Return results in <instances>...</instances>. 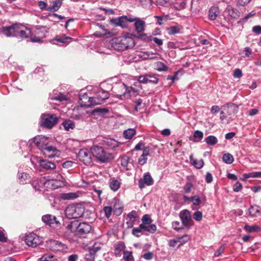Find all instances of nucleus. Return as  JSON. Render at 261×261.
Returning a JSON list of instances; mask_svg holds the SVG:
<instances>
[{
  "instance_id": "f257e3e1",
  "label": "nucleus",
  "mask_w": 261,
  "mask_h": 261,
  "mask_svg": "<svg viewBox=\"0 0 261 261\" xmlns=\"http://www.w3.org/2000/svg\"><path fill=\"white\" fill-rule=\"evenodd\" d=\"M111 44L114 49L122 51L133 47L135 42L132 37L122 36L113 38Z\"/></svg>"
},
{
  "instance_id": "f03ea898",
  "label": "nucleus",
  "mask_w": 261,
  "mask_h": 261,
  "mask_svg": "<svg viewBox=\"0 0 261 261\" xmlns=\"http://www.w3.org/2000/svg\"><path fill=\"white\" fill-rule=\"evenodd\" d=\"M67 228L73 231L75 235L81 238H85L86 235L91 230V226L86 222L78 223L76 221L71 222L68 225Z\"/></svg>"
},
{
  "instance_id": "7ed1b4c3",
  "label": "nucleus",
  "mask_w": 261,
  "mask_h": 261,
  "mask_svg": "<svg viewBox=\"0 0 261 261\" xmlns=\"http://www.w3.org/2000/svg\"><path fill=\"white\" fill-rule=\"evenodd\" d=\"M91 152L97 160L102 163L108 162L114 159L113 154L107 151L101 146L97 145L92 146Z\"/></svg>"
},
{
  "instance_id": "20e7f679",
  "label": "nucleus",
  "mask_w": 261,
  "mask_h": 261,
  "mask_svg": "<svg viewBox=\"0 0 261 261\" xmlns=\"http://www.w3.org/2000/svg\"><path fill=\"white\" fill-rule=\"evenodd\" d=\"M85 211L84 207L80 204L70 205L65 211L66 217L69 219H76L81 217Z\"/></svg>"
},
{
  "instance_id": "39448f33",
  "label": "nucleus",
  "mask_w": 261,
  "mask_h": 261,
  "mask_svg": "<svg viewBox=\"0 0 261 261\" xmlns=\"http://www.w3.org/2000/svg\"><path fill=\"white\" fill-rule=\"evenodd\" d=\"M58 121V117L54 114H43L41 117V125L45 128L50 129L53 128Z\"/></svg>"
},
{
  "instance_id": "423d86ee",
  "label": "nucleus",
  "mask_w": 261,
  "mask_h": 261,
  "mask_svg": "<svg viewBox=\"0 0 261 261\" xmlns=\"http://www.w3.org/2000/svg\"><path fill=\"white\" fill-rule=\"evenodd\" d=\"M24 241L28 246L34 248L40 245L43 241L42 238L33 232L26 234Z\"/></svg>"
},
{
  "instance_id": "0eeeda50",
  "label": "nucleus",
  "mask_w": 261,
  "mask_h": 261,
  "mask_svg": "<svg viewBox=\"0 0 261 261\" xmlns=\"http://www.w3.org/2000/svg\"><path fill=\"white\" fill-rule=\"evenodd\" d=\"M47 245L49 249L54 251H61L66 252L67 251V245L57 240H50L47 242Z\"/></svg>"
},
{
  "instance_id": "6e6552de",
  "label": "nucleus",
  "mask_w": 261,
  "mask_h": 261,
  "mask_svg": "<svg viewBox=\"0 0 261 261\" xmlns=\"http://www.w3.org/2000/svg\"><path fill=\"white\" fill-rule=\"evenodd\" d=\"M33 142H34V144L42 151L43 150L44 148H45V147L49 146L48 145V138L45 137L44 136H38L35 137L33 141L30 140V145H32Z\"/></svg>"
},
{
  "instance_id": "1a4fd4ad",
  "label": "nucleus",
  "mask_w": 261,
  "mask_h": 261,
  "mask_svg": "<svg viewBox=\"0 0 261 261\" xmlns=\"http://www.w3.org/2000/svg\"><path fill=\"white\" fill-rule=\"evenodd\" d=\"M179 216L182 222V225L187 228H190L193 224L190 212L188 210L181 211Z\"/></svg>"
},
{
  "instance_id": "9d476101",
  "label": "nucleus",
  "mask_w": 261,
  "mask_h": 261,
  "mask_svg": "<svg viewBox=\"0 0 261 261\" xmlns=\"http://www.w3.org/2000/svg\"><path fill=\"white\" fill-rule=\"evenodd\" d=\"M91 152L87 149L83 148L81 149L77 154V157L85 165H89L92 163Z\"/></svg>"
},
{
  "instance_id": "9b49d317",
  "label": "nucleus",
  "mask_w": 261,
  "mask_h": 261,
  "mask_svg": "<svg viewBox=\"0 0 261 261\" xmlns=\"http://www.w3.org/2000/svg\"><path fill=\"white\" fill-rule=\"evenodd\" d=\"M16 29V30L15 37H19L23 39L27 38L31 35V30L22 24H17Z\"/></svg>"
},
{
  "instance_id": "f8f14e48",
  "label": "nucleus",
  "mask_w": 261,
  "mask_h": 261,
  "mask_svg": "<svg viewBox=\"0 0 261 261\" xmlns=\"http://www.w3.org/2000/svg\"><path fill=\"white\" fill-rule=\"evenodd\" d=\"M39 161L40 166L46 170H53L56 168V165L55 163L45 160L39 159L38 157L32 156L31 161L34 163V161Z\"/></svg>"
},
{
  "instance_id": "ddd939ff",
  "label": "nucleus",
  "mask_w": 261,
  "mask_h": 261,
  "mask_svg": "<svg viewBox=\"0 0 261 261\" xmlns=\"http://www.w3.org/2000/svg\"><path fill=\"white\" fill-rule=\"evenodd\" d=\"M120 88L121 89L125 90V92L123 93V94L119 95V98L121 99H123L126 97L127 98L128 97V96L127 95V94L126 93V91H127V92L129 94V96H135L138 95L139 93V91L138 90L135 89L134 88L130 87L129 88H126V86L124 84H122L120 86Z\"/></svg>"
},
{
  "instance_id": "4468645a",
  "label": "nucleus",
  "mask_w": 261,
  "mask_h": 261,
  "mask_svg": "<svg viewBox=\"0 0 261 261\" xmlns=\"http://www.w3.org/2000/svg\"><path fill=\"white\" fill-rule=\"evenodd\" d=\"M234 109V105L226 104L222 107V110L220 112V119L224 121L226 118L231 114Z\"/></svg>"
},
{
  "instance_id": "2eb2a0df",
  "label": "nucleus",
  "mask_w": 261,
  "mask_h": 261,
  "mask_svg": "<svg viewBox=\"0 0 261 261\" xmlns=\"http://www.w3.org/2000/svg\"><path fill=\"white\" fill-rule=\"evenodd\" d=\"M42 152L45 156L48 158H54V156H58L60 154V151L55 147L52 146L45 147Z\"/></svg>"
},
{
  "instance_id": "dca6fc26",
  "label": "nucleus",
  "mask_w": 261,
  "mask_h": 261,
  "mask_svg": "<svg viewBox=\"0 0 261 261\" xmlns=\"http://www.w3.org/2000/svg\"><path fill=\"white\" fill-rule=\"evenodd\" d=\"M153 180L150 174L149 173L144 174L143 178H141L139 180V186L141 189L143 188L145 185L151 186L153 184Z\"/></svg>"
},
{
  "instance_id": "f3484780",
  "label": "nucleus",
  "mask_w": 261,
  "mask_h": 261,
  "mask_svg": "<svg viewBox=\"0 0 261 261\" xmlns=\"http://www.w3.org/2000/svg\"><path fill=\"white\" fill-rule=\"evenodd\" d=\"M110 22L112 24L116 26L121 27L122 28H126L128 27L125 16H122L116 18L112 19Z\"/></svg>"
},
{
  "instance_id": "a211bd4d",
  "label": "nucleus",
  "mask_w": 261,
  "mask_h": 261,
  "mask_svg": "<svg viewBox=\"0 0 261 261\" xmlns=\"http://www.w3.org/2000/svg\"><path fill=\"white\" fill-rule=\"evenodd\" d=\"M17 24V23H16L9 27H4L3 30H2V32L7 37H15Z\"/></svg>"
},
{
  "instance_id": "6ab92c4d",
  "label": "nucleus",
  "mask_w": 261,
  "mask_h": 261,
  "mask_svg": "<svg viewBox=\"0 0 261 261\" xmlns=\"http://www.w3.org/2000/svg\"><path fill=\"white\" fill-rule=\"evenodd\" d=\"M42 220L45 224L51 225L54 224H58L59 222L57 220V218L50 214L43 215L42 217Z\"/></svg>"
},
{
  "instance_id": "aec40b11",
  "label": "nucleus",
  "mask_w": 261,
  "mask_h": 261,
  "mask_svg": "<svg viewBox=\"0 0 261 261\" xmlns=\"http://www.w3.org/2000/svg\"><path fill=\"white\" fill-rule=\"evenodd\" d=\"M102 144L110 149H114L118 147L120 144V143L115 140L107 138H104L102 141Z\"/></svg>"
},
{
  "instance_id": "412c9836",
  "label": "nucleus",
  "mask_w": 261,
  "mask_h": 261,
  "mask_svg": "<svg viewBox=\"0 0 261 261\" xmlns=\"http://www.w3.org/2000/svg\"><path fill=\"white\" fill-rule=\"evenodd\" d=\"M135 30L137 33L140 34L145 31V22L142 19L138 18L134 23Z\"/></svg>"
},
{
  "instance_id": "4be33fe9",
  "label": "nucleus",
  "mask_w": 261,
  "mask_h": 261,
  "mask_svg": "<svg viewBox=\"0 0 261 261\" xmlns=\"http://www.w3.org/2000/svg\"><path fill=\"white\" fill-rule=\"evenodd\" d=\"M113 207L112 210L117 215L121 214L123 211V206L119 200L117 199H114L112 201Z\"/></svg>"
},
{
  "instance_id": "5701e85b",
  "label": "nucleus",
  "mask_w": 261,
  "mask_h": 261,
  "mask_svg": "<svg viewBox=\"0 0 261 261\" xmlns=\"http://www.w3.org/2000/svg\"><path fill=\"white\" fill-rule=\"evenodd\" d=\"M95 96L97 97L101 103H102L109 98V94L107 91L103 89H99L95 94Z\"/></svg>"
},
{
  "instance_id": "b1692460",
  "label": "nucleus",
  "mask_w": 261,
  "mask_h": 261,
  "mask_svg": "<svg viewBox=\"0 0 261 261\" xmlns=\"http://www.w3.org/2000/svg\"><path fill=\"white\" fill-rule=\"evenodd\" d=\"M80 99V103L82 106V107H90V99L91 97L88 96L87 94H84L82 95H80L79 97Z\"/></svg>"
},
{
  "instance_id": "393cba45",
  "label": "nucleus",
  "mask_w": 261,
  "mask_h": 261,
  "mask_svg": "<svg viewBox=\"0 0 261 261\" xmlns=\"http://www.w3.org/2000/svg\"><path fill=\"white\" fill-rule=\"evenodd\" d=\"M79 197V194L75 192H69L67 193H62L60 195V199L66 200H73Z\"/></svg>"
},
{
  "instance_id": "a878e982",
  "label": "nucleus",
  "mask_w": 261,
  "mask_h": 261,
  "mask_svg": "<svg viewBox=\"0 0 261 261\" xmlns=\"http://www.w3.org/2000/svg\"><path fill=\"white\" fill-rule=\"evenodd\" d=\"M140 228H142L143 231H148L150 233H154L156 230V226L155 224H140Z\"/></svg>"
},
{
  "instance_id": "bb28decb",
  "label": "nucleus",
  "mask_w": 261,
  "mask_h": 261,
  "mask_svg": "<svg viewBox=\"0 0 261 261\" xmlns=\"http://www.w3.org/2000/svg\"><path fill=\"white\" fill-rule=\"evenodd\" d=\"M56 256L50 253H46L38 259V261H57Z\"/></svg>"
},
{
  "instance_id": "cd10ccee",
  "label": "nucleus",
  "mask_w": 261,
  "mask_h": 261,
  "mask_svg": "<svg viewBox=\"0 0 261 261\" xmlns=\"http://www.w3.org/2000/svg\"><path fill=\"white\" fill-rule=\"evenodd\" d=\"M249 213L251 217H257L261 214L260 208L257 205L251 206L249 209Z\"/></svg>"
},
{
  "instance_id": "c85d7f7f",
  "label": "nucleus",
  "mask_w": 261,
  "mask_h": 261,
  "mask_svg": "<svg viewBox=\"0 0 261 261\" xmlns=\"http://www.w3.org/2000/svg\"><path fill=\"white\" fill-rule=\"evenodd\" d=\"M219 14L217 7H212L209 10V17L211 20H215Z\"/></svg>"
},
{
  "instance_id": "c756f323",
  "label": "nucleus",
  "mask_w": 261,
  "mask_h": 261,
  "mask_svg": "<svg viewBox=\"0 0 261 261\" xmlns=\"http://www.w3.org/2000/svg\"><path fill=\"white\" fill-rule=\"evenodd\" d=\"M190 160L192 165H194L197 169H200L203 166L204 162L202 159H200L199 160H195L193 158V155H191L190 156Z\"/></svg>"
},
{
  "instance_id": "7c9ffc66",
  "label": "nucleus",
  "mask_w": 261,
  "mask_h": 261,
  "mask_svg": "<svg viewBox=\"0 0 261 261\" xmlns=\"http://www.w3.org/2000/svg\"><path fill=\"white\" fill-rule=\"evenodd\" d=\"M124 249V245L121 243H118L114 245V253L116 256H120L122 251Z\"/></svg>"
},
{
  "instance_id": "2f4dec72",
  "label": "nucleus",
  "mask_w": 261,
  "mask_h": 261,
  "mask_svg": "<svg viewBox=\"0 0 261 261\" xmlns=\"http://www.w3.org/2000/svg\"><path fill=\"white\" fill-rule=\"evenodd\" d=\"M136 130L135 128H129L123 132V136L126 139H130L136 134Z\"/></svg>"
},
{
  "instance_id": "473e14b6",
  "label": "nucleus",
  "mask_w": 261,
  "mask_h": 261,
  "mask_svg": "<svg viewBox=\"0 0 261 261\" xmlns=\"http://www.w3.org/2000/svg\"><path fill=\"white\" fill-rule=\"evenodd\" d=\"M110 188L113 191H117L120 187V182L117 179H112L109 182Z\"/></svg>"
},
{
  "instance_id": "72a5a7b5",
  "label": "nucleus",
  "mask_w": 261,
  "mask_h": 261,
  "mask_svg": "<svg viewBox=\"0 0 261 261\" xmlns=\"http://www.w3.org/2000/svg\"><path fill=\"white\" fill-rule=\"evenodd\" d=\"M149 154V150L145 149L143 150L142 154L139 158L138 162L141 165H144L146 163L147 158V156Z\"/></svg>"
},
{
  "instance_id": "f704fd0d",
  "label": "nucleus",
  "mask_w": 261,
  "mask_h": 261,
  "mask_svg": "<svg viewBox=\"0 0 261 261\" xmlns=\"http://www.w3.org/2000/svg\"><path fill=\"white\" fill-rule=\"evenodd\" d=\"M62 125L66 130H69L70 129H73L75 126L74 123L69 119L65 120L62 123Z\"/></svg>"
},
{
  "instance_id": "c9c22d12",
  "label": "nucleus",
  "mask_w": 261,
  "mask_h": 261,
  "mask_svg": "<svg viewBox=\"0 0 261 261\" xmlns=\"http://www.w3.org/2000/svg\"><path fill=\"white\" fill-rule=\"evenodd\" d=\"M62 2L61 1H56L54 2L53 6L47 8V10L50 11H57L61 7Z\"/></svg>"
},
{
  "instance_id": "e433bc0d",
  "label": "nucleus",
  "mask_w": 261,
  "mask_h": 261,
  "mask_svg": "<svg viewBox=\"0 0 261 261\" xmlns=\"http://www.w3.org/2000/svg\"><path fill=\"white\" fill-rule=\"evenodd\" d=\"M190 239V237L188 235H185L181 237H179L176 240H173L174 243H179V246L187 243Z\"/></svg>"
},
{
  "instance_id": "4c0bfd02",
  "label": "nucleus",
  "mask_w": 261,
  "mask_h": 261,
  "mask_svg": "<svg viewBox=\"0 0 261 261\" xmlns=\"http://www.w3.org/2000/svg\"><path fill=\"white\" fill-rule=\"evenodd\" d=\"M112 211V207L105 206L101 211V214H103L107 219H109L111 216Z\"/></svg>"
},
{
  "instance_id": "58836bf2",
  "label": "nucleus",
  "mask_w": 261,
  "mask_h": 261,
  "mask_svg": "<svg viewBox=\"0 0 261 261\" xmlns=\"http://www.w3.org/2000/svg\"><path fill=\"white\" fill-rule=\"evenodd\" d=\"M243 180H245L250 177H261V172H255L249 173H245L243 174Z\"/></svg>"
},
{
  "instance_id": "ea45409f",
  "label": "nucleus",
  "mask_w": 261,
  "mask_h": 261,
  "mask_svg": "<svg viewBox=\"0 0 261 261\" xmlns=\"http://www.w3.org/2000/svg\"><path fill=\"white\" fill-rule=\"evenodd\" d=\"M203 137V134L200 130H196L194 132L193 141L195 142H199Z\"/></svg>"
},
{
  "instance_id": "a19ab883",
  "label": "nucleus",
  "mask_w": 261,
  "mask_h": 261,
  "mask_svg": "<svg viewBox=\"0 0 261 261\" xmlns=\"http://www.w3.org/2000/svg\"><path fill=\"white\" fill-rule=\"evenodd\" d=\"M244 229L249 232H257L260 230V228L257 225L250 226L249 225H246L244 227Z\"/></svg>"
},
{
  "instance_id": "79ce46f5",
  "label": "nucleus",
  "mask_w": 261,
  "mask_h": 261,
  "mask_svg": "<svg viewBox=\"0 0 261 261\" xmlns=\"http://www.w3.org/2000/svg\"><path fill=\"white\" fill-rule=\"evenodd\" d=\"M205 141L210 145H214L218 142L217 138L214 136H209L205 139Z\"/></svg>"
},
{
  "instance_id": "37998d69",
  "label": "nucleus",
  "mask_w": 261,
  "mask_h": 261,
  "mask_svg": "<svg viewBox=\"0 0 261 261\" xmlns=\"http://www.w3.org/2000/svg\"><path fill=\"white\" fill-rule=\"evenodd\" d=\"M156 69L159 71H167L168 69V67L162 62H157L155 63Z\"/></svg>"
},
{
  "instance_id": "c03bdc74",
  "label": "nucleus",
  "mask_w": 261,
  "mask_h": 261,
  "mask_svg": "<svg viewBox=\"0 0 261 261\" xmlns=\"http://www.w3.org/2000/svg\"><path fill=\"white\" fill-rule=\"evenodd\" d=\"M223 161L226 164H231L234 159L233 156L230 153L224 154L223 156Z\"/></svg>"
},
{
  "instance_id": "a18cd8bd",
  "label": "nucleus",
  "mask_w": 261,
  "mask_h": 261,
  "mask_svg": "<svg viewBox=\"0 0 261 261\" xmlns=\"http://www.w3.org/2000/svg\"><path fill=\"white\" fill-rule=\"evenodd\" d=\"M123 259L125 261H134V257L131 251H123Z\"/></svg>"
},
{
  "instance_id": "49530a36",
  "label": "nucleus",
  "mask_w": 261,
  "mask_h": 261,
  "mask_svg": "<svg viewBox=\"0 0 261 261\" xmlns=\"http://www.w3.org/2000/svg\"><path fill=\"white\" fill-rule=\"evenodd\" d=\"M137 216V212L135 211H133L128 214L126 219H128L130 222L133 223L136 221Z\"/></svg>"
},
{
  "instance_id": "de8ad7c7",
  "label": "nucleus",
  "mask_w": 261,
  "mask_h": 261,
  "mask_svg": "<svg viewBox=\"0 0 261 261\" xmlns=\"http://www.w3.org/2000/svg\"><path fill=\"white\" fill-rule=\"evenodd\" d=\"M94 250H90L88 253L85 255L86 261H94L95 260V253Z\"/></svg>"
},
{
  "instance_id": "09e8293b",
  "label": "nucleus",
  "mask_w": 261,
  "mask_h": 261,
  "mask_svg": "<svg viewBox=\"0 0 261 261\" xmlns=\"http://www.w3.org/2000/svg\"><path fill=\"white\" fill-rule=\"evenodd\" d=\"M132 159L127 156H123L122 157L121 159V163L122 166L127 167L128 165V164L130 163V161H132Z\"/></svg>"
},
{
  "instance_id": "8fccbe9b",
  "label": "nucleus",
  "mask_w": 261,
  "mask_h": 261,
  "mask_svg": "<svg viewBox=\"0 0 261 261\" xmlns=\"http://www.w3.org/2000/svg\"><path fill=\"white\" fill-rule=\"evenodd\" d=\"M30 177L29 175L26 173H21L18 175L19 182L24 184L26 180Z\"/></svg>"
},
{
  "instance_id": "3c124183",
  "label": "nucleus",
  "mask_w": 261,
  "mask_h": 261,
  "mask_svg": "<svg viewBox=\"0 0 261 261\" xmlns=\"http://www.w3.org/2000/svg\"><path fill=\"white\" fill-rule=\"evenodd\" d=\"M132 234L137 237H139L142 234H144V232L143 231L142 228H140V225H139V227L134 228L133 229Z\"/></svg>"
},
{
  "instance_id": "603ef678",
  "label": "nucleus",
  "mask_w": 261,
  "mask_h": 261,
  "mask_svg": "<svg viewBox=\"0 0 261 261\" xmlns=\"http://www.w3.org/2000/svg\"><path fill=\"white\" fill-rule=\"evenodd\" d=\"M180 1L181 2L179 3L178 2H176L174 5V8L178 10L184 9L186 5V3L184 0H180Z\"/></svg>"
},
{
  "instance_id": "864d4df0",
  "label": "nucleus",
  "mask_w": 261,
  "mask_h": 261,
  "mask_svg": "<svg viewBox=\"0 0 261 261\" xmlns=\"http://www.w3.org/2000/svg\"><path fill=\"white\" fill-rule=\"evenodd\" d=\"M89 103H90V107L102 104L97 97L95 95L91 97L90 102Z\"/></svg>"
},
{
  "instance_id": "5fc2aeb1",
  "label": "nucleus",
  "mask_w": 261,
  "mask_h": 261,
  "mask_svg": "<svg viewBox=\"0 0 261 261\" xmlns=\"http://www.w3.org/2000/svg\"><path fill=\"white\" fill-rule=\"evenodd\" d=\"M179 32V28L177 26L171 27L168 29V33L169 35H174Z\"/></svg>"
},
{
  "instance_id": "6e6d98bb",
  "label": "nucleus",
  "mask_w": 261,
  "mask_h": 261,
  "mask_svg": "<svg viewBox=\"0 0 261 261\" xmlns=\"http://www.w3.org/2000/svg\"><path fill=\"white\" fill-rule=\"evenodd\" d=\"M52 178L53 180H55L56 181H62V182H65V179L64 177L60 174H54L52 177Z\"/></svg>"
},
{
  "instance_id": "4d7b16f0",
  "label": "nucleus",
  "mask_w": 261,
  "mask_h": 261,
  "mask_svg": "<svg viewBox=\"0 0 261 261\" xmlns=\"http://www.w3.org/2000/svg\"><path fill=\"white\" fill-rule=\"evenodd\" d=\"M150 77L151 76L148 75L140 76L138 78V81L139 83L146 84L148 83L149 79H150Z\"/></svg>"
},
{
  "instance_id": "13d9d810",
  "label": "nucleus",
  "mask_w": 261,
  "mask_h": 261,
  "mask_svg": "<svg viewBox=\"0 0 261 261\" xmlns=\"http://www.w3.org/2000/svg\"><path fill=\"white\" fill-rule=\"evenodd\" d=\"M84 114L81 113H73L71 116L72 118H73L74 120H80L83 119V118H84Z\"/></svg>"
},
{
  "instance_id": "bf43d9fd",
  "label": "nucleus",
  "mask_w": 261,
  "mask_h": 261,
  "mask_svg": "<svg viewBox=\"0 0 261 261\" xmlns=\"http://www.w3.org/2000/svg\"><path fill=\"white\" fill-rule=\"evenodd\" d=\"M142 223L144 224H149L151 223V218L148 215H145L142 219Z\"/></svg>"
},
{
  "instance_id": "052dcab7",
  "label": "nucleus",
  "mask_w": 261,
  "mask_h": 261,
  "mask_svg": "<svg viewBox=\"0 0 261 261\" xmlns=\"http://www.w3.org/2000/svg\"><path fill=\"white\" fill-rule=\"evenodd\" d=\"M202 218V214L200 211H197L193 214V218L197 221H200Z\"/></svg>"
},
{
  "instance_id": "680f3d73",
  "label": "nucleus",
  "mask_w": 261,
  "mask_h": 261,
  "mask_svg": "<svg viewBox=\"0 0 261 261\" xmlns=\"http://www.w3.org/2000/svg\"><path fill=\"white\" fill-rule=\"evenodd\" d=\"M190 198L191 199V201L193 202V205L197 206L200 204L201 201L198 196L191 197Z\"/></svg>"
},
{
  "instance_id": "e2e57ef3",
  "label": "nucleus",
  "mask_w": 261,
  "mask_h": 261,
  "mask_svg": "<svg viewBox=\"0 0 261 261\" xmlns=\"http://www.w3.org/2000/svg\"><path fill=\"white\" fill-rule=\"evenodd\" d=\"M7 238L5 236L4 230L2 228H0V241L2 242H6Z\"/></svg>"
},
{
  "instance_id": "0e129e2a",
  "label": "nucleus",
  "mask_w": 261,
  "mask_h": 261,
  "mask_svg": "<svg viewBox=\"0 0 261 261\" xmlns=\"http://www.w3.org/2000/svg\"><path fill=\"white\" fill-rule=\"evenodd\" d=\"M225 247L223 246H221L218 249H217L215 253H214V256L215 257H218L224 251Z\"/></svg>"
},
{
  "instance_id": "69168bd1",
  "label": "nucleus",
  "mask_w": 261,
  "mask_h": 261,
  "mask_svg": "<svg viewBox=\"0 0 261 261\" xmlns=\"http://www.w3.org/2000/svg\"><path fill=\"white\" fill-rule=\"evenodd\" d=\"M71 38L70 37H65V36H63L61 37H57L56 38V40L58 42L65 43L67 42V40L70 39Z\"/></svg>"
},
{
  "instance_id": "338daca9",
  "label": "nucleus",
  "mask_w": 261,
  "mask_h": 261,
  "mask_svg": "<svg viewBox=\"0 0 261 261\" xmlns=\"http://www.w3.org/2000/svg\"><path fill=\"white\" fill-rule=\"evenodd\" d=\"M242 188V185L240 182H237L233 186V190L234 192H239Z\"/></svg>"
},
{
  "instance_id": "774afa93",
  "label": "nucleus",
  "mask_w": 261,
  "mask_h": 261,
  "mask_svg": "<svg viewBox=\"0 0 261 261\" xmlns=\"http://www.w3.org/2000/svg\"><path fill=\"white\" fill-rule=\"evenodd\" d=\"M252 31L256 34H261V26L256 25L253 27Z\"/></svg>"
}]
</instances>
